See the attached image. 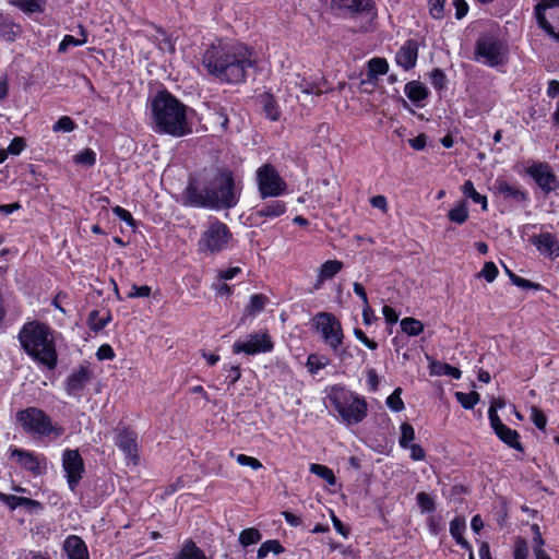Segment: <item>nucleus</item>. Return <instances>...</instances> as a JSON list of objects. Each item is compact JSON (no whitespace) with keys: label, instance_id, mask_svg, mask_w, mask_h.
Returning <instances> with one entry per match:
<instances>
[{"label":"nucleus","instance_id":"10","mask_svg":"<svg viewBox=\"0 0 559 559\" xmlns=\"http://www.w3.org/2000/svg\"><path fill=\"white\" fill-rule=\"evenodd\" d=\"M211 189L216 201V210L231 209L236 206L239 194L236 191L235 182L231 174L223 171L216 173L211 177Z\"/></svg>","mask_w":559,"mask_h":559},{"label":"nucleus","instance_id":"15","mask_svg":"<svg viewBox=\"0 0 559 559\" xmlns=\"http://www.w3.org/2000/svg\"><path fill=\"white\" fill-rule=\"evenodd\" d=\"M488 417L492 430L502 442H504L507 445L514 450L523 451V447L519 441V432L516 430L509 428L502 423V420L496 413V407L493 405H491L488 409Z\"/></svg>","mask_w":559,"mask_h":559},{"label":"nucleus","instance_id":"20","mask_svg":"<svg viewBox=\"0 0 559 559\" xmlns=\"http://www.w3.org/2000/svg\"><path fill=\"white\" fill-rule=\"evenodd\" d=\"M418 58V44L414 39L406 40L395 55L396 63L408 71L416 66Z\"/></svg>","mask_w":559,"mask_h":559},{"label":"nucleus","instance_id":"12","mask_svg":"<svg viewBox=\"0 0 559 559\" xmlns=\"http://www.w3.org/2000/svg\"><path fill=\"white\" fill-rule=\"evenodd\" d=\"M62 468L69 489L74 492L85 473L84 462L79 450L67 449L63 451Z\"/></svg>","mask_w":559,"mask_h":559},{"label":"nucleus","instance_id":"35","mask_svg":"<svg viewBox=\"0 0 559 559\" xmlns=\"http://www.w3.org/2000/svg\"><path fill=\"white\" fill-rule=\"evenodd\" d=\"M462 191L466 197L471 198L475 203L480 204L483 211H487V209H488L487 197L478 193L474 187V183L471 180H467L464 182V185L462 187Z\"/></svg>","mask_w":559,"mask_h":559},{"label":"nucleus","instance_id":"45","mask_svg":"<svg viewBox=\"0 0 559 559\" xmlns=\"http://www.w3.org/2000/svg\"><path fill=\"white\" fill-rule=\"evenodd\" d=\"M432 368H433V372L439 376H441V374L450 376L454 379H460L462 376V372L460 369H457L456 367L450 366L449 364H441V362L433 364Z\"/></svg>","mask_w":559,"mask_h":559},{"label":"nucleus","instance_id":"57","mask_svg":"<svg viewBox=\"0 0 559 559\" xmlns=\"http://www.w3.org/2000/svg\"><path fill=\"white\" fill-rule=\"evenodd\" d=\"M23 497H17L14 495L0 493V501L5 503L11 510H15L17 507L22 506Z\"/></svg>","mask_w":559,"mask_h":559},{"label":"nucleus","instance_id":"22","mask_svg":"<svg viewBox=\"0 0 559 559\" xmlns=\"http://www.w3.org/2000/svg\"><path fill=\"white\" fill-rule=\"evenodd\" d=\"M292 83L305 94L322 95L325 92V80L322 76L308 79L300 74H295Z\"/></svg>","mask_w":559,"mask_h":559},{"label":"nucleus","instance_id":"26","mask_svg":"<svg viewBox=\"0 0 559 559\" xmlns=\"http://www.w3.org/2000/svg\"><path fill=\"white\" fill-rule=\"evenodd\" d=\"M536 248L550 258L559 257V243L557 238L550 233H543L534 240Z\"/></svg>","mask_w":559,"mask_h":559},{"label":"nucleus","instance_id":"56","mask_svg":"<svg viewBox=\"0 0 559 559\" xmlns=\"http://www.w3.org/2000/svg\"><path fill=\"white\" fill-rule=\"evenodd\" d=\"M150 295H151L150 286H147V285L136 286L133 284L127 294V298L148 297Z\"/></svg>","mask_w":559,"mask_h":559},{"label":"nucleus","instance_id":"34","mask_svg":"<svg viewBox=\"0 0 559 559\" xmlns=\"http://www.w3.org/2000/svg\"><path fill=\"white\" fill-rule=\"evenodd\" d=\"M468 206L465 201H461L456 206L451 209L448 213V217L452 223L462 225L468 219Z\"/></svg>","mask_w":559,"mask_h":559},{"label":"nucleus","instance_id":"8","mask_svg":"<svg viewBox=\"0 0 559 559\" xmlns=\"http://www.w3.org/2000/svg\"><path fill=\"white\" fill-rule=\"evenodd\" d=\"M313 325L321 334L323 342L335 353L341 359H344L346 350H340L343 344L344 334L342 324L338 319L330 312H319L313 318Z\"/></svg>","mask_w":559,"mask_h":559},{"label":"nucleus","instance_id":"1","mask_svg":"<svg viewBox=\"0 0 559 559\" xmlns=\"http://www.w3.org/2000/svg\"><path fill=\"white\" fill-rule=\"evenodd\" d=\"M202 66L221 82L242 83L255 66L254 51L238 40L216 39L204 49Z\"/></svg>","mask_w":559,"mask_h":559},{"label":"nucleus","instance_id":"50","mask_svg":"<svg viewBox=\"0 0 559 559\" xmlns=\"http://www.w3.org/2000/svg\"><path fill=\"white\" fill-rule=\"evenodd\" d=\"M531 420L534 423V425L538 428V429H545L546 427V424H547V418L545 416V414L543 413L542 409H539L538 407L536 406H533L531 408Z\"/></svg>","mask_w":559,"mask_h":559},{"label":"nucleus","instance_id":"39","mask_svg":"<svg viewBox=\"0 0 559 559\" xmlns=\"http://www.w3.org/2000/svg\"><path fill=\"white\" fill-rule=\"evenodd\" d=\"M455 399L465 409H472L478 403L479 394L476 391L469 393L455 392Z\"/></svg>","mask_w":559,"mask_h":559},{"label":"nucleus","instance_id":"25","mask_svg":"<svg viewBox=\"0 0 559 559\" xmlns=\"http://www.w3.org/2000/svg\"><path fill=\"white\" fill-rule=\"evenodd\" d=\"M343 269V263L338 260H328L319 269L313 289L322 288L325 281L333 278Z\"/></svg>","mask_w":559,"mask_h":559},{"label":"nucleus","instance_id":"44","mask_svg":"<svg viewBox=\"0 0 559 559\" xmlns=\"http://www.w3.org/2000/svg\"><path fill=\"white\" fill-rule=\"evenodd\" d=\"M415 439V430L413 426L408 423H403L401 425V437L399 440L400 445L403 449H408L409 443Z\"/></svg>","mask_w":559,"mask_h":559},{"label":"nucleus","instance_id":"17","mask_svg":"<svg viewBox=\"0 0 559 559\" xmlns=\"http://www.w3.org/2000/svg\"><path fill=\"white\" fill-rule=\"evenodd\" d=\"M92 379V371L86 366L71 372L64 381V389L68 395L81 399L84 388Z\"/></svg>","mask_w":559,"mask_h":559},{"label":"nucleus","instance_id":"54","mask_svg":"<svg viewBox=\"0 0 559 559\" xmlns=\"http://www.w3.org/2000/svg\"><path fill=\"white\" fill-rule=\"evenodd\" d=\"M223 370L226 372L225 381L228 385H234L241 377L239 366H224Z\"/></svg>","mask_w":559,"mask_h":559},{"label":"nucleus","instance_id":"46","mask_svg":"<svg viewBox=\"0 0 559 559\" xmlns=\"http://www.w3.org/2000/svg\"><path fill=\"white\" fill-rule=\"evenodd\" d=\"M267 298L261 294H254L250 297L247 310L249 313H259L264 310Z\"/></svg>","mask_w":559,"mask_h":559},{"label":"nucleus","instance_id":"61","mask_svg":"<svg viewBox=\"0 0 559 559\" xmlns=\"http://www.w3.org/2000/svg\"><path fill=\"white\" fill-rule=\"evenodd\" d=\"M25 507L31 513H39L43 510V506L39 501L23 497L22 506Z\"/></svg>","mask_w":559,"mask_h":559},{"label":"nucleus","instance_id":"47","mask_svg":"<svg viewBox=\"0 0 559 559\" xmlns=\"http://www.w3.org/2000/svg\"><path fill=\"white\" fill-rule=\"evenodd\" d=\"M75 129L74 121L69 116H62L52 126L53 132H72Z\"/></svg>","mask_w":559,"mask_h":559},{"label":"nucleus","instance_id":"30","mask_svg":"<svg viewBox=\"0 0 559 559\" xmlns=\"http://www.w3.org/2000/svg\"><path fill=\"white\" fill-rule=\"evenodd\" d=\"M260 104L262 105L263 112L266 118L272 121H275L280 118L281 111L278 105L271 94L264 93L260 95Z\"/></svg>","mask_w":559,"mask_h":559},{"label":"nucleus","instance_id":"28","mask_svg":"<svg viewBox=\"0 0 559 559\" xmlns=\"http://www.w3.org/2000/svg\"><path fill=\"white\" fill-rule=\"evenodd\" d=\"M389 70V63L384 58L374 57L368 61L367 80L374 82L379 75H383Z\"/></svg>","mask_w":559,"mask_h":559},{"label":"nucleus","instance_id":"3","mask_svg":"<svg viewBox=\"0 0 559 559\" xmlns=\"http://www.w3.org/2000/svg\"><path fill=\"white\" fill-rule=\"evenodd\" d=\"M23 349L38 364L52 370L58 355L50 328L36 321L25 323L19 333Z\"/></svg>","mask_w":559,"mask_h":559},{"label":"nucleus","instance_id":"31","mask_svg":"<svg viewBox=\"0 0 559 559\" xmlns=\"http://www.w3.org/2000/svg\"><path fill=\"white\" fill-rule=\"evenodd\" d=\"M175 559H209L204 551L197 546L193 540H187L183 543L181 550L175 557Z\"/></svg>","mask_w":559,"mask_h":559},{"label":"nucleus","instance_id":"7","mask_svg":"<svg viewBox=\"0 0 559 559\" xmlns=\"http://www.w3.org/2000/svg\"><path fill=\"white\" fill-rule=\"evenodd\" d=\"M475 60L488 67H498L507 60L508 46L492 34H484L475 43Z\"/></svg>","mask_w":559,"mask_h":559},{"label":"nucleus","instance_id":"6","mask_svg":"<svg viewBox=\"0 0 559 559\" xmlns=\"http://www.w3.org/2000/svg\"><path fill=\"white\" fill-rule=\"evenodd\" d=\"M330 401L343 421L347 425L358 424L367 416L365 399L343 388L333 389Z\"/></svg>","mask_w":559,"mask_h":559},{"label":"nucleus","instance_id":"36","mask_svg":"<svg viewBox=\"0 0 559 559\" xmlns=\"http://www.w3.org/2000/svg\"><path fill=\"white\" fill-rule=\"evenodd\" d=\"M400 325L401 330L408 336H417L424 331L421 321L411 317L402 319Z\"/></svg>","mask_w":559,"mask_h":559},{"label":"nucleus","instance_id":"16","mask_svg":"<svg viewBox=\"0 0 559 559\" xmlns=\"http://www.w3.org/2000/svg\"><path fill=\"white\" fill-rule=\"evenodd\" d=\"M287 211L286 203L281 200H273L254 207L249 216L252 225L261 226L269 219H274Z\"/></svg>","mask_w":559,"mask_h":559},{"label":"nucleus","instance_id":"48","mask_svg":"<svg viewBox=\"0 0 559 559\" xmlns=\"http://www.w3.org/2000/svg\"><path fill=\"white\" fill-rule=\"evenodd\" d=\"M402 389L396 388L386 399V405L394 412H401L404 408V402L401 399Z\"/></svg>","mask_w":559,"mask_h":559},{"label":"nucleus","instance_id":"40","mask_svg":"<svg viewBox=\"0 0 559 559\" xmlns=\"http://www.w3.org/2000/svg\"><path fill=\"white\" fill-rule=\"evenodd\" d=\"M310 472L324 479L329 485H335L336 483L333 471L328 466L321 464H311Z\"/></svg>","mask_w":559,"mask_h":559},{"label":"nucleus","instance_id":"11","mask_svg":"<svg viewBox=\"0 0 559 559\" xmlns=\"http://www.w3.org/2000/svg\"><path fill=\"white\" fill-rule=\"evenodd\" d=\"M257 181L262 199L278 197L287 189L286 182L270 164H265L257 170Z\"/></svg>","mask_w":559,"mask_h":559},{"label":"nucleus","instance_id":"55","mask_svg":"<svg viewBox=\"0 0 559 559\" xmlns=\"http://www.w3.org/2000/svg\"><path fill=\"white\" fill-rule=\"evenodd\" d=\"M236 461L239 465L249 466L252 469H259L262 467V463L258 459L253 456H248L246 454L236 455Z\"/></svg>","mask_w":559,"mask_h":559},{"label":"nucleus","instance_id":"29","mask_svg":"<svg viewBox=\"0 0 559 559\" xmlns=\"http://www.w3.org/2000/svg\"><path fill=\"white\" fill-rule=\"evenodd\" d=\"M465 527V520L463 518L456 516L450 522V534L461 547L471 550L469 543L463 537Z\"/></svg>","mask_w":559,"mask_h":559},{"label":"nucleus","instance_id":"33","mask_svg":"<svg viewBox=\"0 0 559 559\" xmlns=\"http://www.w3.org/2000/svg\"><path fill=\"white\" fill-rule=\"evenodd\" d=\"M111 321V314L109 312L106 316L100 317L98 310H92L88 314L87 324L93 332H99Z\"/></svg>","mask_w":559,"mask_h":559},{"label":"nucleus","instance_id":"37","mask_svg":"<svg viewBox=\"0 0 559 559\" xmlns=\"http://www.w3.org/2000/svg\"><path fill=\"white\" fill-rule=\"evenodd\" d=\"M11 3L26 13H40L45 9V0H14Z\"/></svg>","mask_w":559,"mask_h":559},{"label":"nucleus","instance_id":"24","mask_svg":"<svg viewBox=\"0 0 559 559\" xmlns=\"http://www.w3.org/2000/svg\"><path fill=\"white\" fill-rule=\"evenodd\" d=\"M496 189L498 193L501 194L506 200H509L513 203L521 204L528 200V194L526 191L520 189L518 186L510 185L504 180H497Z\"/></svg>","mask_w":559,"mask_h":559},{"label":"nucleus","instance_id":"18","mask_svg":"<svg viewBox=\"0 0 559 559\" xmlns=\"http://www.w3.org/2000/svg\"><path fill=\"white\" fill-rule=\"evenodd\" d=\"M116 445L124 453L126 457L134 461L138 457V436L128 427L116 428Z\"/></svg>","mask_w":559,"mask_h":559},{"label":"nucleus","instance_id":"42","mask_svg":"<svg viewBox=\"0 0 559 559\" xmlns=\"http://www.w3.org/2000/svg\"><path fill=\"white\" fill-rule=\"evenodd\" d=\"M546 8L544 4H536L535 5V14H536V19H537V22H538V25L544 29L546 31L549 35H551L552 37H555V28L552 27V25L548 22V20L545 17V12Z\"/></svg>","mask_w":559,"mask_h":559},{"label":"nucleus","instance_id":"19","mask_svg":"<svg viewBox=\"0 0 559 559\" xmlns=\"http://www.w3.org/2000/svg\"><path fill=\"white\" fill-rule=\"evenodd\" d=\"M11 456H16L21 466L34 475H40L46 469V459L43 455H36L22 449H13Z\"/></svg>","mask_w":559,"mask_h":559},{"label":"nucleus","instance_id":"43","mask_svg":"<svg viewBox=\"0 0 559 559\" xmlns=\"http://www.w3.org/2000/svg\"><path fill=\"white\" fill-rule=\"evenodd\" d=\"M416 501L420 508L421 513L432 512L436 509L433 498L427 492L420 491L416 496Z\"/></svg>","mask_w":559,"mask_h":559},{"label":"nucleus","instance_id":"60","mask_svg":"<svg viewBox=\"0 0 559 559\" xmlns=\"http://www.w3.org/2000/svg\"><path fill=\"white\" fill-rule=\"evenodd\" d=\"M112 212L117 217H119L121 221L126 222L128 225L135 226V222L129 211L117 205L112 209Z\"/></svg>","mask_w":559,"mask_h":559},{"label":"nucleus","instance_id":"32","mask_svg":"<svg viewBox=\"0 0 559 559\" xmlns=\"http://www.w3.org/2000/svg\"><path fill=\"white\" fill-rule=\"evenodd\" d=\"M404 92L412 102H421L428 96L427 88L417 81L408 82L405 85Z\"/></svg>","mask_w":559,"mask_h":559},{"label":"nucleus","instance_id":"27","mask_svg":"<svg viewBox=\"0 0 559 559\" xmlns=\"http://www.w3.org/2000/svg\"><path fill=\"white\" fill-rule=\"evenodd\" d=\"M22 33L19 24L2 12H0V38L5 41H14Z\"/></svg>","mask_w":559,"mask_h":559},{"label":"nucleus","instance_id":"63","mask_svg":"<svg viewBox=\"0 0 559 559\" xmlns=\"http://www.w3.org/2000/svg\"><path fill=\"white\" fill-rule=\"evenodd\" d=\"M96 356L99 360H111L115 357V353L110 345L105 344L98 348Z\"/></svg>","mask_w":559,"mask_h":559},{"label":"nucleus","instance_id":"23","mask_svg":"<svg viewBox=\"0 0 559 559\" xmlns=\"http://www.w3.org/2000/svg\"><path fill=\"white\" fill-rule=\"evenodd\" d=\"M63 551L68 559H90L87 546L78 535H70L64 539Z\"/></svg>","mask_w":559,"mask_h":559},{"label":"nucleus","instance_id":"58","mask_svg":"<svg viewBox=\"0 0 559 559\" xmlns=\"http://www.w3.org/2000/svg\"><path fill=\"white\" fill-rule=\"evenodd\" d=\"M86 43V37L84 36L82 39H78L72 35H66L62 41L59 45V51H66L69 46H82Z\"/></svg>","mask_w":559,"mask_h":559},{"label":"nucleus","instance_id":"5","mask_svg":"<svg viewBox=\"0 0 559 559\" xmlns=\"http://www.w3.org/2000/svg\"><path fill=\"white\" fill-rule=\"evenodd\" d=\"M231 240L229 227L218 218L210 217L198 240V251L206 255L217 254L225 251Z\"/></svg>","mask_w":559,"mask_h":559},{"label":"nucleus","instance_id":"21","mask_svg":"<svg viewBox=\"0 0 559 559\" xmlns=\"http://www.w3.org/2000/svg\"><path fill=\"white\" fill-rule=\"evenodd\" d=\"M374 7L372 0H331L333 11L348 12L352 14L369 13Z\"/></svg>","mask_w":559,"mask_h":559},{"label":"nucleus","instance_id":"2","mask_svg":"<svg viewBox=\"0 0 559 559\" xmlns=\"http://www.w3.org/2000/svg\"><path fill=\"white\" fill-rule=\"evenodd\" d=\"M153 130L176 138L190 133L187 106L167 91L158 92L150 103Z\"/></svg>","mask_w":559,"mask_h":559},{"label":"nucleus","instance_id":"53","mask_svg":"<svg viewBox=\"0 0 559 559\" xmlns=\"http://www.w3.org/2000/svg\"><path fill=\"white\" fill-rule=\"evenodd\" d=\"M498 275V269L493 262H486L479 273V276L484 277L488 283L496 280Z\"/></svg>","mask_w":559,"mask_h":559},{"label":"nucleus","instance_id":"59","mask_svg":"<svg viewBox=\"0 0 559 559\" xmlns=\"http://www.w3.org/2000/svg\"><path fill=\"white\" fill-rule=\"evenodd\" d=\"M427 526L432 535H439L443 531V524L441 518L430 515L427 518Z\"/></svg>","mask_w":559,"mask_h":559},{"label":"nucleus","instance_id":"9","mask_svg":"<svg viewBox=\"0 0 559 559\" xmlns=\"http://www.w3.org/2000/svg\"><path fill=\"white\" fill-rule=\"evenodd\" d=\"M211 189V178L191 179L183 192V203L192 207L216 210V201Z\"/></svg>","mask_w":559,"mask_h":559},{"label":"nucleus","instance_id":"49","mask_svg":"<svg viewBox=\"0 0 559 559\" xmlns=\"http://www.w3.org/2000/svg\"><path fill=\"white\" fill-rule=\"evenodd\" d=\"M430 83L436 90H443L447 84V76L441 69H433L430 73Z\"/></svg>","mask_w":559,"mask_h":559},{"label":"nucleus","instance_id":"51","mask_svg":"<svg viewBox=\"0 0 559 559\" xmlns=\"http://www.w3.org/2000/svg\"><path fill=\"white\" fill-rule=\"evenodd\" d=\"M447 0H429V11L433 19L441 20L444 15Z\"/></svg>","mask_w":559,"mask_h":559},{"label":"nucleus","instance_id":"38","mask_svg":"<svg viewBox=\"0 0 559 559\" xmlns=\"http://www.w3.org/2000/svg\"><path fill=\"white\" fill-rule=\"evenodd\" d=\"M262 535L255 527H250L243 530L239 535V543L243 547H248L250 545L257 544L261 540Z\"/></svg>","mask_w":559,"mask_h":559},{"label":"nucleus","instance_id":"4","mask_svg":"<svg viewBox=\"0 0 559 559\" xmlns=\"http://www.w3.org/2000/svg\"><path fill=\"white\" fill-rule=\"evenodd\" d=\"M15 418L23 431L31 436L58 438L63 433V429L52 423L47 413L37 407L21 409L16 413Z\"/></svg>","mask_w":559,"mask_h":559},{"label":"nucleus","instance_id":"64","mask_svg":"<svg viewBox=\"0 0 559 559\" xmlns=\"http://www.w3.org/2000/svg\"><path fill=\"white\" fill-rule=\"evenodd\" d=\"M263 548L270 554L274 552L275 555H280L284 551V547L280 544L278 540L270 539L262 544Z\"/></svg>","mask_w":559,"mask_h":559},{"label":"nucleus","instance_id":"13","mask_svg":"<svg viewBox=\"0 0 559 559\" xmlns=\"http://www.w3.org/2000/svg\"><path fill=\"white\" fill-rule=\"evenodd\" d=\"M526 174L534 179L545 194L555 191L559 186L557 176L548 163L533 162L526 168Z\"/></svg>","mask_w":559,"mask_h":559},{"label":"nucleus","instance_id":"41","mask_svg":"<svg viewBox=\"0 0 559 559\" xmlns=\"http://www.w3.org/2000/svg\"><path fill=\"white\" fill-rule=\"evenodd\" d=\"M73 162L83 166L92 167L96 163V153L92 148H85L73 156Z\"/></svg>","mask_w":559,"mask_h":559},{"label":"nucleus","instance_id":"62","mask_svg":"<svg viewBox=\"0 0 559 559\" xmlns=\"http://www.w3.org/2000/svg\"><path fill=\"white\" fill-rule=\"evenodd\" d=\"M25 147V142L22 138H14L8 146V153L19 155Z\"/></svg>","mask_w":559,"mask_h":559},{"label":"nucleus","instance_id":"14","mask_svg":"<svg viewBox=\"0 0 559 559\" xmlns=\"http://www.w3.org/2000/svg\"><path fill=\"white\" fill-rule=\"evenodd\" d=\"M273 347L274 344L267 333H253L250 334L247 340L235 342L233 345V353L255 355L271 352Z\"/></svg>","mask_w":559,"mask_h":559},{"label":"nucleus","instance_id":"52","mask_svg":"<svg viewBox=\"0 0 559 559\" xmlns=\"http://www.w3.org/2000/svg\"><path fill=\"white\" fill-rule=\"evenodd\" d=\"M514 559H527L528 546L525 539L518 537L514 544Z\"/></svg>","mask_w":559,"mask_h":559}]
</instances>
